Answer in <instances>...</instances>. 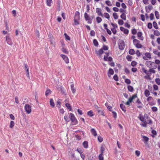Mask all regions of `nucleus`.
<instances>
[{
	"label": "nucleus",
	"instance_id": "e2e57ef3",
	"mask_svg": "<svg viewBox=\"0 0 160 160\" xmlns=\"http://www.w3.org/2000/svg\"><path fill=\"white\" fill-rule=\"evenodd\" d=\"M109 6H112V4L111 3V2L109 0L106 1L105 2Z\"/></svg>",
	"mask_w": 160,
	"mask_h": 160
},
{
	"label": "nucleus",
	"instance_id": "338daca9",
	"mask_svg": "<svg viewBox=\"0 0 160 160\" xmlns=\"http://www.w3.org/2000/svg\"><path fill=\"white\" fill-rule=\"evenodd\" d=\"M154 15L153 13H151L150 14V18L151 20H152L154 18Z\"/></svg>",
	"mask_w": 160,
	"mask_h": 160
},
{
	"label": "nucleus",
	"instance_id": "0e129e2a",
	"mask_svg": "<svg viewBox=\"0 0 160 160\" xmlns=\"http://www.w3.org/2000/svg\"><path fill=\"white\" fill-rule=\"evenodd\" d=\"M152 110L153 112H156L158 110L157 108L156 107H152Z\"/></svg>",
	"mask_w": 160,
	"mask_h": 160
},
{
	"label": "nucleus",
	"instance_id": "37998d69",
	"mask_svg": "<svg viewBox=\"0 0 160 160\" xmlns=\"http://www.w3.org/2000/svg\"><path fill=\"white\" fill-rule=\"evenodd\" d=\"M135 46L137 48H141L142 47V45L140 43V42L138 43V44H136Z\"/></svg>",
	"mask_w": 160,
	"mask_h": 160
},
{
	"label": "nucleus",
	"instance_id": "6e6d98bb",
	"mask_svg": "<svg viewBox=\"0 0 160 160\" xmlns=\"http://www.w3.org/2000/svg\"><path fill=\"white\" fill-rule=\"evenodd\" d=\"M145 78L147 79H151L150 75L149 74H147V75L144 77Z\"/></svg>",
	"mask_w": 160,
	"mask_h": 160
},
{
	"label": "nucleus",
	"instance_id": "412c9836",
	"mask_svg": "<svg viewBox=\"0 0 160 160\" xmlns=\"http://www.w3.org/2000/svg\"><path fill=\"white\" fill-rule=\"evenodd\" d=\"M83 147L86 148H87L88 147V143L87 141H85L83 143Z\"/></svg>",
	"mask_w": 160,
	"mask_h": 160
},
{
	"label": "nucleus",
	"instance_id": "c9c22d12",
	"mask_svg": "<svg viewBox=\"0 0 160 160\" xmlns=\"http://www.w3.org/2000/svg\"><path fill=\"white\" fill-rule=\"evenodd\" d=\"M120 17L123 20H126V16L124 13H122L120 16Z\"/></svg>",
	"mask_w": 160,
	"mask_h": 160
},
{
	"label": "nucleus",
	"instance_id": "c03bdc74",
	"mask_svg": "<svg viewBox=\"0 0 160 160\" xmlns=\"http://www.w3.org/2000/svg\"><path fill=\"white\" fill-rule=\"evenodd\" d=\"M65 106L66 107L69 109L70 110H71L72 108L71 107L70 105V104L68 103H67L65 104Z\"/></svg>",
	"mask_w": 160,
	"mask_h": 160
},
{
	"label": "nucleus",
	"instance_id": "f257e3e1",
	"mask_svg": "<svg viewBox=\"0 0 160 160\" xmlns=\"http://www.w3.org/2000/svg\"><path fill=\"white\" fill-rule=\"evenodd\" d=\"M69 116L70 117V119L73 123L72 124L73 125H75L77 121L74 114L72 113H70Z\"/></svg>",
	"mask_w": 160,
	"mask_h": 160
},
{
	"label": "nucleus",
	"instance_id": "c85d7f7f",
	"mask_svg": "<svg viewBox=\"0 0 160 160\" xmlns=\"http://www.w3.org/2000/svg\"><path fill=\"white\" fill-rule=\"evenodd\" d=\"M46 3L48 6H51L52 3V0H46Z\"/></svg>",
	"mask_w": 160,
	"mask_h": 160
},
{
	"label": "nucleus",
	"instance_id": "7ed1b4c3",
	"mask_svg": "<svg viewBox=\"0 0 160 160\" xmlns=\"http://www.w3.org/2000/svg\"><path fill=\"white\" fill-rule=\"evenodd\" d=\"M119 48L120 49L123 50L125 46L124 42L122 40L120 41L118 43Z\"/></svg>",
	"mask_w": 160,
	"mask_h": 160
},
{
	"label": "nucleus",
	"instance_id": "423d86ee",
	"mask_svg": "<svg viewBox=\"0 0 160 160\" xmlns=\"http://www.w3.org/2000/svg\"><path fill=\"white\" fill-rule=\"evenodd\" d=\"M60 56L62 58L66 63L68 64L69 63V59L67 56L61 54H60Z\"/></svg>",
	"mask_w": 160,
	"mask_h": 160
},
{
	"label": "nucleus",
	"instance_id": "f3484780",
	"mask_svg": "<svg viewBox=\"0 0 160 160\" xmlns=\"http://www.w3.org/2000/svg\"><path fill=\"white\" fill-rule=\"evenodd\" d=\"M91 132L92 134L94 136H96L97 133L95 130L94 128H92L91 130Z\"/></svg>",
	"mask_w": 160,
	"mask_h": 160
},
{
	"label": "nucleus",
	"instance_id": "864d4df0",
	"mask_svg": "<svg viewBox=\"0 0 160 160\" xmlns=\"http://www.w3.org/2000/svg\"><path fill=\"white\" fill-rule=\"evenodd\" d=\"M98 141L100 142H102L103 141V138H102L100 136H98Z\"/></svg>",
	"mask_w": 160,
	"mask_h": 160
},
{
	"label": "nucleus",
	"instance_id": "5fc2aeb1",
	"mask_svg": "<svg viewBox=\"0 0 160 160\" xmlns=\"http://www.w3.org/2000/svg\"><path fill=\"white\" fill-rule=\"evenodd\" d=\"M62 51L63 52L66 54H68V51L66 48H62Z\"/></svg>",
	"mask_w": 160,
	"mask_h": 160
},
{
	"label": "nucleus",
	"instance_id": "b1692460",
	"mask_svg": "<svg viewBox=\"0 0 160 160\" xmlns=\"http://www.w3.org/2000/svg\"><path fill=\"white\" fill-rule=\"evenodd\" d=\"M51 90L49 89H47L45 92L46 96H47L48 95L51 94Z\"/></svg>",
	"mask_w": 160,
	"mask_h": 160
},
{
	"label": "nucleus",
	"instance_id": "c756f323",
	"mask_svg": "<svg viewBox=\"0 0 160 160\" xmlns=\"http://www.w3.org/2000/svg\"><path fill=\"white\" fill-rule=\"evenodd\" d=\"M139 119L140 120V121L142 122H143L146 121L145 120V118L144 116H142L141 115H140Z\"/></svg>",
	"mask_w": 160,
	"mask_h": 160
},
{
	"label": "nucleus",
	"instance_id": "ea45409f",
	"mask_svg": "<svg viewBox=\"0 0 160 160\" xmlns=\"http://www.w3.org/2000/svg\"><path fill=\"white\" fill-rule=\"evenodd\" d=\"M128 90L131 92H133V87L130 86H128Z\"/></svg>",
	"mask_w": 160,
	"mask_h": 160
},
{
	"label": "nucleus",
	"instance_id": "9b49d317",
	"mask_svg": "<svg viewBox=\"0 0 160 160\" xmlns=\"http://www.w3.org/2000/svg\"><path fill=\"white\" fill-rule=\"evenodd\" d=\"M153 63H154V62L150 61H148L146 62L145 64L147 67L151 68L152 66Z\"/></svg>",
	"mask_w": 160,
	"mask_h": 160
},
{
	"label": "nucleus",
	"instance_id": "39448f33",
	"mask_svg": "<svg viewBox=\"0 0 160 160\" xmlns=\"http://www.w3.org/2000/svg\"><path fill=\"white\" fill-rule=\"evenodd\" d=\"M24 108L25 111L27 113L29 114L31 112V107L29 104H26Z\"/></svg>",
	"mask_w": 160,
	"mask_h": 160
},
{
	"label": "nucleus",
	"instance_id": "7c9ffc66",
	"mask_svg": "<svg viewBox=\"0 0 160 160\" xmlns=\"http://www.w3.org/2000/svg\"><path fill=\"white\" fill-rule=\"evenodd\" d=\"M145 55L148 58L151 59V54L149 52H146L145 53Z\"/></svg>",
	"mask_w": 160,
	"mask_h": 160
},
{
	"label": "nucleus",
	"instance_id": "393cba45",
	"mask_svg": "<svg viewBox=\"0 0 160 160\" xmlns=\"http://www.w3.org/2000/svg\"><path fill=\"white\" fill-rule=\"evenodd\" d=\"M105 105L107 108L108 109L109 111H112L111 109L112 108V107L111 106H109L108 103H106Z\"/></svg>",
	"mask_w": 160,
	"mask_h": 160
},
{
	"label": "nucleus",
	"instance_id": "aec40b11",
	"mask_svg": "<svg viewBox=\"0 0 160 160\" xmlns=\"http://www.w3.org/2000/svg\"><path fill=\"white\" fill-rule=\"evenodd\" d=\"M87 115L90 117H92L94 116L93 112L92 110H90L87 112Z\"/></svg>",
	"mask_w": 160,
	"mask_h": 160
},
{
	"label": "nucleus",
	"instance_id": "58836bf2",
	"mask_svg": "<svg viewBox=\"0 0 160 160\" xmlns=\"http://www.w3.org/2000/svg\"><path fill=\"white\" fill-rule=\"evenodd\" d=\"M93 43L94 45L96 46H98V41L95 39L93 40Z\"/></svg>",
	"mask_w": 160,
	"mask_h": 160
},
{
	"label": "nucleus",
	"instance_id": "f03ea898",
	"mask_svg": "<svg viewBox=\"0 0 160 160\" xmlns=\"http://www.w3.org/2000/svg\"><path fill=\"white\" fill-rule=\"evenodd\" d=\"M106 54V56H104V60L105 61H112V58L111 57H108L109 55V53L108 52L105 53Z\"/></svg>",
	"mask_w": 160,
	"mask_h": 160
},
{
	"label": "nucleus",
	"instance_id": "dca6fc26",
	"mask_svg": "<svg viewBox=\"0 0 160 160\" xmlns=\"http://www.w3.org/2000/svg\"><path fill=\"white\" fill-rule=\"evenodd\" d=\"M114 73V71L112 68H110L108 72V75L109 77H110L111 75Z\"/></svg>",
	"mask_w": 160,
	"mask_h": 160
},
{
	"label": "nucleus",
	"instance_id": "f704fd0d",
	"mask_svg": "<svg viewBox=\"0 0 160 160\" xmlns=\"http://www.w3.org/2000/svg\"><path fill=\"white\" fill-rule=\"evenodd\" d=\"M154 34L156 36H159L160 35V32L158 30H155L154 31Z\"/></svg>",
	"mask_w": 160,
	"mask_h": 160
},
{
	"label": "nucleus",
	"instance_id": "72a5a7b5",
	"mask_svg": "<svg viewBox=\"0 0 160 160\" xmlns=\"http://www.w3.org/2000/svg\"><path fill=\"white\" fill-rule=\"evenodd\" d=\"M103 16L104 17L107 19H109L110 18V16L109 14L107 13H104L103 15Z\"/></svg>",
	"mask_w": 160,
	"mask_h": 160
},
{
	"label": "nucleus",
	"instance_id": "a878e982",
	"mask_svg": "<svg viewBox=\"0 0 160 160\" xmlns=\"http://www.w3.org/2000/svg\"><path fill=\"white\" fill-rule=\"evenodd\" d=\"M144 94L145 96L147 97H148L150 94L149 91L148 90H146L145 91Z\"/></svg>",
	"mask_w": 160,
	"mask_h": 160
},
{
	"label": "nucleus",
	"instance_id": "a211bd4d",
	"mask_svg": "<svg viewBox=\"0 0 160 160\" xmlns=\"http://www.w3.org/2000/svg\"><path fill=\"white\" fill-rule=\"evenodd\" d=\"M145 8L146 9V12H148L149 11H148L147 8H148V9L149 11H150L153 8L152 6L151 5H149L148 7H146Z\"/></svg>",
	"mask_w": 160,
	"mask_h": 160
},
{
	"label": "nucleus",
	"instance_id": "1a4fd4ad",
	"mask_svg": "<svg viewBox=\"0 0 160 160\" xmlns=\"http://www.w3.org/2000/svg\"><path fill=\"white\" fill-rule=\"evenodd\" d=\"M120 30L122 32H123L124 33L128 34L129 32V31L128 29L125 28L123 27H120Z\"/></svg>",
	"mask_w": 160,
	"mask_h": 160
},
{
	"label": "nucleus",
	"instance_id": "4468645a",
	"mask_svg": "<svg viewBox=\"0 0 160 160\" xmlns=\"http://www.w3.org/2000/svg\"><path fill=\"white\" fill-rule=\"evenodd\" d=\"M74 19L79 20L80 19V13L78 12L77 11L75 12Z\"/></svg>",
	"mask_w": 160,
	"mask_h": 160
},
{
	"label": "nucleus",
	"instance_id": "6ab92c4d",
	"mask_svg": "<svg viewBox=\"0 0 160 160\" xmlns=\"http://www.w3.org/2000/svg\"><path fill=\"white\" fill-rule=\"evenodd\" d=\"M120 107L121 109L124 112H126V107L124 104H121L120 105Z\"/></svg>",
	"mask_w": 160,
	"mask_h": 160
},
{
	"label": "nucleus",
	"instance_id": "f8f14e48",
	"mask_svg": "<svg viewBox=\"0 0 160 160\" xmlns=\"http://www.w3.org/2000/svg\"><path fill=\"white\" fill-rule=\"evenodd\" d=\"M96 12L98 15L101 16L102 17H103V14L101 12V10L100 8H96Z\"/></svg>",
	"mask_w": 160,
	"mask_h": 160
},
{
	"label": "nucleus",
	"instance_id": "052dcab7",
	"mask_svg": "<svg viewBox=\"0 0 160 160\" xmlns=\"http://www.w3.org/2000/svg\"><path fill=\"white\" fill-rule=\"evenodd\" d=\"M135 153L136 155L138 157H139L140 156V152L138 150L136 151L135 152Z\"/></svg>",
	"mask_w": 160,
	"mask_h": 160
},
{
	"label": "nucleus",
	"instance_id": "6e6552de",
	"mask_svg": "<svg viewBox=\"0 0 160 160\" xmlns=\"http://www.w3.org/2000/svg\"><path fill=\"white\" fill-rule=\"evenodd\" d=\"M142 137L143 138L142 140L144 142L145 144H147L149 140V138L145 136H142Z\"/></svg>",
	"mask_w": 160,
	"mask_h": 160
},
{
	"label": "nucleus",
	"instance_id": "4c0bfd02",
	"mask_svg": "<svg viewBox=\"0 0 160 160\" xmlns=\"http://www.w3.org/2000/svg\"><path fill=\"white\" fill-rule=\"evenodd\" d=\"M155 81L156 83L158 85H160V79L157 78L155 79Z\"/></svg>",
	"mask_w": 160,
	"mask_h": 160
},
{
	"label": "nucleus",
	"instance_id": "49530a36",
	"mask_svg": "<svg viewBox=\"0 0 160 160\" xmlns=\"http://www.w3.org/2000/svg\"><path fill=\"white\" fill-rule=\"evenodd\" d=\"M113 16L114 17V18L115 19H118V15L116 13H115V12L113 13Z\"/></svg>",
	"mask_w": 160,
	"mask_h": 160
},
{
	"label": "nucleus",
	"instance_id": "2f4dec72",
	"mask_svg": "<svg viewBox=\"0 0 160 160\" xmlns=\"http://www.w3.org/2000/svg\"><path fill=\"white\" fill-rule=\"evenodd\" d=\"M155 14L156 18L157 19H159V12L157 11H155Z\"/></svg>",
	"mask_w": 160,
	"mask_h": 160
},
{
	"label": "nucleus",
	"instance_id": "a18cd8bd",
	"mask_svg": "<svg viewBox=\"0 0 160 160\" xmlns=\"http://www.w3.org/2000/svg\"><path fill=\"white\" fill-rule=\"evenodd\" d=\"M96 21L98 23H99L102 21V19L100 17H98L96 18Z\"/></svg>",
	"mask_w": 160,
	"mask_h": 160
},
{
	"label": "nucleus",
	"instance_id": "8fccbe9b",
	"mask_svg": "<svg viewBox=\"0 0 160 160\" xmlns=\"http://www.w3.org/2000/svg\"><path fill=\"white\" fill-rule=\"evenodd\" d=\"M64 118L66 122H68L69 121L70 119L68 117V116L65 115L64 116Z\"/></svg>",
	"mask_w": 160,
	"mask_h": 160
},
{
	"label": "nucleus",
	"instance_id": "5701e85b",
	"mask_svg": "<svg viewBox=\"0 0 160 160\" xmlns=\"http://www.w3.org/2000/svg\"><path fill=\"white\" fill-rule=\"evenodd\" d=\"M71 88L73 93H74L76 91V89L74 88V84H72L71 85Z\"/></svg>",
	"mask_w": 160,
	"mask_h": 160
},
{
	"label": "nucleus",
	"instance_id": "4be33fe9",
	"mask_svg": "<svg viewBox=\"0 0 160 160\" xmlns=\"http://www.w3.org/2000/svg\"><path fill=\"white\" fill-rule=\"evenodd\" d=\"M84 17L85 20L86 21L90 20V18L88 14L86 12H85L84 13Z\"/></svg>",
	"mask_w": 160,
	"mask_h": 160
},
{
	"label": "nucleus",
	"instance_id": "3c124183",
	"mask_svg": "<svg viewBox=\"0 0 160 160\" xmlns=\"http://www.w3.org/2000/svg\"><path fill=\"white\" fill-rule=\"evenodd\" d=\"M153 26L156 29H157L158 28V26L156 22H153Z\"/></svg>",
	"mask_w": 160,
	"mask_h": 160
},
{
	"label": "nucleus",
	"instance_id": "774afa93",
	"mask_svg": "<svg viewBox=\"0 0 160 160\" xmlns=\"http://www.w3.org/2000/svg\"><path fill=\"white\" fill-rule=\"evenodd\" d=\"M148 27L149 29H151L152 28V25L151 22L148 23Z\"/></svg>",
	"mask_w": 160,
	"mask_h": 160
},
{
	"label": "nucleus",
	"instance_id": "4d7b16f0",
	"mask_svg": "<svg viewBox=\"0 0 160 160\" xmlns=\"http://www.w3.org/2000/svg\"><path fill=\"white\" fill-rule=\"evenodd\" d=\"M123 21L122 20L119 19L118 20V23L119 25H122L123 24Z\"/></svg>",
	"mask_w": 160,
	"mask_h": 160
},
{
	"label": "nucleus",
	"instance_id": "20e7f679",
	"mask_svg": "<svg viewBox=\"0 0 160 160\" xmlns=\"http://www.w3.org/2000/svg\"><path fill=\"white\" fill-rule=\"evenodd\" d=\"M137 95H132V97L129 98L128 101L125 103V104L127 105H130V103H131L132 101L134 98H137Z\"/></svg>",
	"mask_w": 160,
	"mask_h": 160
},
{
	"label": "nucleus",
	"instance_id": "ddd939ff",
	"mask_svg": "<svg viewBox=\"0 0 160 160\" xmlns=\"http://www.w3.org/2000/svg\"><path fill=\"white\" fill-rule=\"evenodd\" d=\"M104 52L103 50L102 49H100L99 50L97 51L96 50V54L98 55L99 56H100Z\"/></svg>",
	"mask_w": 160,
	"mask_h": 160
},
{
	"label": "nucleus",
	"instance_id": "bb28decb",
	"mask_svg": "<svg viewBox=\"0 0 160 160\" xmlns=\"http://www.w3.org/2000/svg\"><path fill=\"white\" fill-rule=\"evenodd\" d=\"M50 103L51 106L54 107L55 106V104L53 100L52 99H50Z\"/></svg>",
	"mask_w": 160,
	"mask_h": 160
},
{
	"label": "nucleus",
	"instance_id": "9d476101",
	"mask_svg": "<svg viewBox=\"0 0 160 160\" xmlns=\"http://www.w3.org/2000/svg\"><path fill=\"white\" fill-rule=\"evenodd\" d=\"M153 68H150L149 70V72H150L149 74L150 75L152 73H155L156 72L154 70V69L156 68L157 67V66L156 65H154V67H153Z\"/></svg>",
	"mask_w": 160,
	"mask_h": 160
},
{
	"label": "nucleus",
	"instance_id": "de8ad7c7",
	"mask_svg": "<svg viewBox=\"0 0 160 160\" xmlns=\"http://www.w3.org/2000/svg\"><path fill=\"white\" fill-rule=\"evenodd\" d=\"M114 79L116 81H118V78L117 75L115 74L113 77Z\"/></svg>",
	"mask_w": 160,
	"mask_h": 160
},
{
	"label": "nucleus",
	"instance_id": "603ef678",
	"mask_svg": "<svg viewBox=\"0 0 160 160\" xmlns=\"http://www.w3.org/2000/svg\"><path fill=\"white\" fill-rule=\"evenodd\" d=\"M125 82L127 84H130L131 83V81L130 80L127 78L125 79Z\"/></svg>",
	"mask_w": 160,
	"mask_h": 160
},
{
	"label": "nucleus",
	"instance_id": "2eb2a0df",
	"mask_svg": "<svg viewBox=\"0 0 160 160\" xmlns=\"http://www.w3.org/2000/svg\"><path fill=\"white\" fill-rule=\"evenodd\" d=\"M6 40L7 42V43L10 45H12V41H11V39L10 38L8 37L7 36L6 37Z\"/></svg>",
	"mask_w": 160,
	"mask_h": 160
},
{
	"label": "nucleus",
	"instance_id": "a19ab883",
	"mask_svg": "<svg viewBox=\"0 0 160 160\" xmlns=\"http://www.w3.org/2000/svg\"><path fill=\"white\" fill-rule=\"evenodd\" d=\"M64 36H65V39L66 40L68 41L70 40V38L66 33H65L64 34Z\"/></svg>",
	"mask_w": 160,
	"mask_h": 160
},
{
	"label": "nucleus",
	"instance_id": "69168bd1",
	"mask_svg": "<svg viewBox=\"0 0 160 160\" xmlns=\"http://www.w3.org/2000/svg\"><path fill=\"white\" fill-rule=\"evenodd\" d=\"M153 89L155 90H157L158 89V86L157 85L155 84L153 85Z\"/></svg>",
	"mask_w": 160,
	"mask_h": 160
},
{
	"label": "nucleus",
	"instance_id": "bf43d9fd",
	"mask_svg": "<svg viewBox=\"0 0 160 160\" xmlns=\"http://www.w3.org/2000/svg\"><path fill=\"white\" fill-rule=\"evenodd\" d=\"M137 62L135 61H133L131 62V65L132 66L134 67L137 64Z\"/></svg>",
	"mask_w": 160,
	"mask_h": 160
},
{
	"label": "nucleus",
	"instance_id": "13d9d810",
	"mask_svg": "<svg viewBox=\"0 0 160 160\" xmlns=\"http://www.w3.org/2000/svg\"><path fill=\"white\" fill-rule=\"evenodd\" d=\"M14 125V121H11L10 122V127L11 128H12L13 127Z\"/></svg>",
	"mask_w": 160,
	"mask_h": 160
},
{
	"label": "nucleus",
	"instance_id": "09e8293b",
	"mask_svg": "<svg viewBox=\"0 0 160 160\" xmlns=\"http://www.w3.org/2000/svg\"><path fill=\"white\" fill-rule=\"evenodd\" d=\"M101 49H102L103 50H107L108 49V48L107 46L104 45L103 46Z\"/></svg>",
	"mask_w": 160,
	"mask_h": 160
},
{
	"label": "nucleus",
	"instance_id": "e433bc0d",
	"mask_svg": "<svg viewBox=\"0 0 160 160\" xmlns=\"http://www.w3.org/2000/svg\"><path fill=\"white\" fill-rule=\"evenodd\" d=\"M139 42H140V41L136 39H134L133 40V43L135 46Z\"/></svg>",
	"mask_w": 160,
	"mask_h": 160
},
{
	"label": "nucleus",
	"instance_id": "473e14b6",
	"mask_svg": "<svg viewBox=\"0 0 160 160\" xmlns=\"http://www.w3.org/2000/svg\"><path fill=\"white\" fill-rule=\"evenodd\" d=\"M142 35V33L141 32H138V33H137V35H138V39H141V40H142V39H141V38Z\"/></svg>",
	"mask_w": 160,
	"mask_h": 160
},
{
	"label": "nucleus",
	"instance_id": "cd10ccee",
	"mask_svg": "<svg viewBox=\"0 0 160 160\" xmlns=\"http://www.w3.org/2000/svg\"><path fill=\"white\" fill-rule=\"evenodd\" d=\"M129 53L130 54L133 55L135 53V52L133 49H131L129 50Z\"/></svg>",
	"mask_w": 160,
	"mask_h": 160
},
{
	"label": "nucleus",
	"instance_id": "0eeeda50",
	"mask_svg": "<svg viewBox=\"0 0 160 160\" xmlns=\"http://www.w3.org/2000/svg\"><path fill=\"white\" fill-rule=\"evenodd\" d=\"M136 102L137 103V107L138 108H141L142 107V106L143 104L140 101L139 99H138L136 101Z\"/></svg>",
	"mask_w": 160,
	"mask_h": 160
},
{
	"label": "nucleus",
	"instance_id": "680f3d73",
	"mask_svg": "<svg viewBox=\"0 0 160 160\" xmlns=\"http://www.w3.org/2000/svg\"><path fill=\"white\" fill-rule=\"evenodd\" d=\"M132 57L130 55H127L126 57L127 59L129 61H131Z\"/></svg>",
	"mask_w": 160,
	"mask_h": 160
},
{
	"label": "nucleus",
	"instance_id": "79ce46f5",
	"mask_svg": "<svg viewBox=\"0 0 160 160\" xmlns=\"http://www.w3.org/2000/svg\"><path fill=\"white\" fill-rule=\"evenodd\" d=\"M98 159L99 160H103V154H102V153H101L99 155Z\"/></svg>",
	"mask_w": 160,
	"mask_h": 160
}]
</instances>
